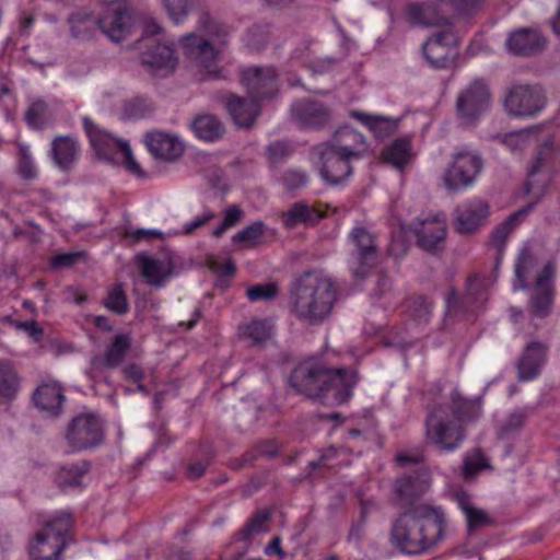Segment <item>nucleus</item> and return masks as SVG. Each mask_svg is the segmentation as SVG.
<instances>
[{
	"mask_svg": "<svg viewBox=\"0 0 560 560\" xmlns=\"http://www.w3.org/2000/svg\"><path fill=\"white\" fill-rule=\"evenodd\" d=\"M445 517L440 508L411 504L394 521L389 539L407 555H420L436 546L445 535Z\"/></svg>",
	"mask_w": 560,
	"mask_h": 560,
	"instance_id": "obj_1",
	"label": "nucleus"
},
{
	"mask_svg": "<svg viewBox=\"0 0 560 560\" xmlns=\"http://www.w3.org/2000/svg\"><path fill=\"white\" fill-rule=\"evenodd\" d=\"M337 300L332 279L322 271L310 270L299 276L290 290L291 313L307 325L322 324Z\"/></svg>",
	"mask_w": 560,
	"mask_h": 560,
	"instance_id": "obj_2",
	"label": "nucleus"
},
{
	"mask_svg": "<svg viewBox=\"0 0 560 560\" xmlns=\"http://www.w3.org/2000/svg\"><path fill=\"white\" fill-rule=\"evenodd\" d=\"M289 382L298 393L306 397L322 398L334 392L335 400L345 402L357 384V373L347 369H328L314 361H304L292 371Z\"/></svg>",
	"mask_w": 560,
	"mask_h": 560,
	"instance_id": "obj_3",
	"label": "nucleus"
},
{
	"mask_svg": "<svg viewBox=\"0 0 560 560\" xmlns=\"http://www.w3.org/2000/svg\"><path fill=\"white\" fill-rule=\"evenodd\" d=\"M198 28L208 37L195 33L180 38L184 55L201 68L203 79L220 78L221 69L217 65L219 55L225 45L229 27L213 19L208 11H201Z\"/></svg>",
	"mask_w": 560,
	"mask_h": 560,
	"instance_id": "obj_4",
	"label": "nucleus"
},
{
	"mask_svg": "<svg viewBox=\"0 0 560 560\" xmlns=\"http://www.w3.org/2000/svg\"><path fill=\"white\" fill-rule=\"evenodd\" d=\"M68 21L72 35L80 39L89 38L98 27L113 42H120L133 25L132 12L126 0H112L100 18L82 9L73 12Z\"/></svg>",
	"mask_w": 560,
	"mask_h": 560,
	"instance_id": "obj_5",
	"label": "nucleus"
},
{
	"mask_svg": "<svg viewBox=\"0 0 560 560\" xmlns=\"http://www.w3.org/2000/svg\"><path fill=\"white\" fill-rule=\"evenodd\" d=\"M72 515L61 511L47 520L28 546L32 560H58L70 540Z\"/></svg>",
	"mask_w": 560,
	"mask_h": 560,
	"instance_id": "obj_6",
	"label": "nucleus"
},
{
	"mask_svg": "<svg viewBox=\"0 0 560 560\" xmlns=\"http://www.w3.org/2000/svg\"><path fill=\"white\" fill-rule=\"evenodd\" d=\"M548 102L546 91L539 84L517 83L506 89L503 98L505 113L518 118H534Z\"/></svg>",
	"mask_w": 560,
	"mask_h": 560,
	"instance_id": "obj_7",
	"label": "nucleus"
},
{
	"mask_svg": "<svg viewBox=\"0 0 560 560\" xmlns=\"http://www.w3.org/2000/svg\"><path fill=\"white\" fill-rule=\"evenodd\" d=\"M483 162L481 156L468 148L456 150L446 167L442 180L451 192H458L470 187L481 173Z\"/></svg>",
	"mask_w": 560,
	"mask_h": 560,
	"instance_id": "obj_8",
	"label": "nucleus"
},
{
	"mask_svg": "<svg viewBox=\"0 0 560 560\" xmlns=\"http://www.w3.org/2000/svg\"><path fill=\"white\" fill-rule=\"evenodd\" d=\"M351 249L348 266L357 280L365 279L377 264V245L375 235L366 228L355 225L348 235Z\"/></svg>",
	"mask_w": 560,
	"mask_h": 560,
	"instance_id": "obj_9",
	"label": "nucleus"
},
{
	"mask_svg": "<svg viewBox=\"0 0 560 560\" xmlns=\"http://www.w3.org/2000/svg\"><path fill=\"white\" fill-rule=\"evenodd\" d=\"M396 460L400 465L417 464L412 474L404 475L396 480L395 489L404 509L411 504H420L415 500L423 495L431 485V475L428 467L423 463H419L417 457L407 454H398Z\"/></svg>",
	"mask_w": 560,
	"mask_h": 560,
	"instance_id": "obj_10",
	"label": "nucleus"
},
{
	"mask_svg": "<svg viewBox=\"0 0 560 560\" xmlns=\"http://www.w3.org/2000/svg\"><path fill=\"white\" fill-rule=\"evenodd\" d=\"M104 438L101 418L94 413H81L72 419L67 429L66 439L73 451L97 446Z\"/></svg>",
	"mask_w": 560,
	"mask_h": 560,
	"instance_id": "obj_11",
	"label": "nucleus"
},
{
	"mask_svg": "<svg viewBox=\"0 0 560 560\" xmlns=\"http://www.w3.org/2000/svg\"><path fill=\"white\" fill-rule=\"evenodd\" d=\"M443 409L438 408L427 420V438L444 452L456 450L465 439V433L456 421L443 417Z\"/></svg>",
	"mask_w": 560,
	"mask_h": 560,
	"instance_id": "obj_12",
	"label": "nucleus"
},
{
	"mask_svg": "<svg viewBox=\"0 0 560 560\" xmlns=\"http://www.w3.org/2000/svg\"><path fill=\"white\" fill-rule=\"evenodd\" d=\"M312 154L317 158L316 166L320 177L330 185L341 183L352 173V161L327 142L313 147Z\"/></svg>",
	"mask_w": 560,
	"mask_h": 560,
	"instance_id": "obj_13",
	"label": "nucleus"
},
{
	"mask_svg": "<svg viewBox=\"0 0 560 560\" xmlns=\"http://www.w3.org/2000/svg\"><path fill=\"white\" fill-rule=\"evenodd\" d=\"M490 102L488 85L482 80H475L459 93L456 101L457 114L465 125H474L488 109Z\"/></svg>",
	"mask_w": 560,
	"mask_h": 560,
	"instance_id": "obj_14",
	"label": "nucleus"
},
{
	"mask_svg": "<svg viewBox=\"0 0 560 560\" xmlns=\"http://www.w3.org/2000/svg\"><path fill=\"white\" fill-rule=\"evenodd\" d=\"M417 237V244L425 252L434 253L441 249L447 234L446 218L442 213L419 217L411 225Z\"/></svg>",
	"mask_w": 560,
	"mask_h": 560,
	"instance_id": "obj_15",
	"label": "nucleus"
},
{
	"mask_svg": "<svg viewBox=\"0 0 560 560\" xmlns=\"http://www.w3.org/2000/svg\"><path fill=\"white\" fill-rule=\"evenodd\" d=\"M83 129L98 160L116 165L119 152L128 141L114 137L107 130L96 125L90 117H83Z\"/></svg>",
	"mask_w": 560,
	"mask_h": 560,
	"instance_id": "obj_16",
	"label": "nucleus"
},
{
	"mask_svg": "<svg viewBox=\"0 0 560 560\" xmlns=\"http://www.w3.org/2000/svg\"><path fill=\"white\" fill-rule=\"evenodd\" d=\"M242 83L248 95L257 101L273 96L278 91V77L272 67H248L242 71Z\"/></svg>",
	"mask_w": 560,
	"mask_h": 560,
	"instance_id": "obj_17",
	"label": "nucleus"
},
{
	"mask_svg": "<svg viewBox=\"0 0 560 560\" xmlns=\"http://www.w3.org/2000/svg\"><path fill=\"white\" fill-rule=\"evenodd\" d=\"M141 62L153 75L165 77L177 67V57L173 44L150 40L148 48L140 55Z\"/></svg>",
	"mask_w": 560,
	"mask_h": 560,
	"instance_id": "obj_18",
	"label": "nucleus"
},
{
	"mask_svg": "<svg viewBox=\"0 0 560 560\" xmlns=\"http://www.w3.org/2000/svg\"><path fill=\"white\" fill-rule=\"evenodd\" d=\"M293 119L302 127L319 130L327 127L331 121V110L324 103L303 98L296 101L291 107Z\"/></svg>",
	"mask_w": 560,
	"mask_h": 560,
	"instance_id": "obj_19",
	"label": "nucleus"
},
{
	"mask_svg": "<svg viewBox=\"0 0 560 560\" xmlns=\"http://www.w3.org/2000/svg\"><path fill=\"white\" fill-rule=\"evenodd\" d=\"M489 205L482 199H472L458 205L454 210V229L459 234H470L485 224Z\"/></svg>",
	"mask_w": 560,
	"mask_h": 560,
	"instance_id": "obj_20",
	"label": "nucleus"
},
{
	"mask_svg": "<svg viewBox=\"0 0 560 560\" xmlns=\"http://www.w3.org/2000/svg\"><path fill=\"white\" fill-rule=\"evenodd\" d=\"M555 268L547 264L536 278L529 300V313L534 317L544 318L550 314L552 305Z\"/></svg>",
	"mask_w": 560,
	"mask_h": 560,
	"instance_id": "obj_21",
	"label": "nucleus"
},
{
	"mask_svg": "<svg viewBox=\"0 0 560 560\" xmlns=\"http://www.w3.org/2000/svg\"><path fill=\"white\" fill-rule=\"evenodd\" d=\"M485 301L483 285L477 277L468 279L466 293L463 296H459L454 288H450L445 295L447 312L454 315L480 307Z\"/></svg>",
	"mask_w": 560,
	"mask_h": 560,
	"instance_id": "obj_22",
	"label": "nucleus"
},
{
	"mask_svg": "<svg viewBox=\"0 0 560 560\" xmlns=\"http://www.w3.org/2000/svg\"><path fill=\"white\" fill-rule=\"evenodd\" d=\"M326 142L350 161L363 158L369 151L364 136L349 126L338 128Z\"/></svg>",
	"mask_w": 560,
	"mask_h": 560,
	"instance_id": "obj_23",
	"label": "nucleus"
},
{
	"mask_svg": "<svg viewBox=\"0 0 560 560\" xmlns=\"http://www.w3.org/2000/svg\"><path fill=\"white\" fill-rule=\"evenodd\" d=\"M144 143L153 156L164 161L178 159L185 149L177 136L162 130L147 132Z\"/></svg>",
	"mask_w": 560,
	"mask_h": 560,
	"instance_id": "obj_24",
	"label": "nucleus"
},
{
	"mask_svg": "<svg viewBox=\"0 0 560 560\" xmlns=\"http://www.w3.org/2000/svg\"><path fill=\"white\" fill-rule=\"evenodd\" d=\"M455 37L451 30L434 34L423 44V55L429 65L434 69H446L453 60L451 44Z\"/></svg>",
	"mask_w": 560,
	"mask_h": 560,
	"instance_id": "obj_25",
	"label": "nucleus"
},
{
	"mask_svg": "<svg viewBox=\"0 0 560 560\" xmlns=\"http://www.w3.org/2000/svg\"><path fill=\"white\" fill-rule=\"evenodd\" d=\"M548 346L540 341L529 342L517 361L518 380L527 382L536 378L547 361Z\"/></svg>",
	"mask_w": 560,
	"mask_h": 560,
	"instance_id": "obj_26",
	"label": "nucleus"
},
{
	"mask_svg": "<svg viewBox=\"0 0 560 560\" xmlns=\"http://www.w3.org/2000/svg\"><path fill=\"white\" fill-rule=\"evenodd\" d=\"M49 154L60 171L70 172L80 159L81 145L74 137L57 136L50 143Z\"/></svg>",
	"mask_w": 560,
	"mask_h": 560,
	"instance_id": "obj_27",
	"label": "nucleus"
},
{
	"mask_svg": "<svg viewBox=\"0 0 560 560\" xmlns=\"http://www.w3.org/2000/svg\"><path fill=\"white\" fill-rule=\"evenodd\" d=\"M546 43V38L538 30L520 28L509 35L506 47L513 55L533 56L540 52Z\"/></svg>",
	"mask_w": 560,
	"mask_h": 560,
	"instance_id": "obj_28",
	"label": "nucleus"
},
{
	"mask_svg": "<svg viewBox=\"0 0 560 560\" xmlns=\"http://www.w3.org/2000/svg\"><path fill=\"white\" fill-rule=\"evenodd\" d=\"M138 259L142 278L152 287H164L173 275L174 266L170 259H160L145 255H140Z\"/></svg>",
	"mask_w": 560,
	"mask_h": 560,
	"instance_id": "obj_29",
	"label": "nucleus"
},
{
	"mask_svg": "<svg viewBox=\"0 0 560 560\" xmlns=\"http://www.w3.org/2000/svg\"><path fill=\"white\" fill-rule=\"evenodd\" d=\"M226 109L235 125L245 128L250 127L259 115L258 101L250 96L247 98L231 96L226 102Z\"/></svg>",
	"mask_w": 560,
	"mask_h": 560,
	"instance_id": "obj_30",
	"label": "nucleus"
},
{
	"mask_svg": "<svg viewBox=\"0 0 560 560\" xmlns=\"http://www.w3.org/2000/svg\"><path fill=\"white\" fill-rule=\"evenodd\" d=\"M34 402L37 408L58 415L61 410L65 396L62 388L58 382H44L37 387L33 395Z\"/></svg>",
	"mask_w": 560,
	"mask_h": 560,
	"instance_id": "obj_31",
	"label": "nucleus"
},
{
	"mask_svg": "<svg viewBox=\"0 0 560 560\" xmlns=\"http://www.w3.org/2000/svg\"><path fill=\"white\" fill-rule=\"evenodd\" d=\"M21 388V377L14 365L0 359V404L15 399Z\"/></svg>",
	"mask_w": 560,
	"mask_h": 560,
	"instance_id": "obj_32",
	"label": "nucleus"
},
{
	"mask_svg": "<svg viewBox=\"0 0 560 560\" xmlns=\"http://www.w3.org/2000/svg\"><path fill=\"white\" fill-rule=\"evenodd\" d=\"M323 214L305 202L293 203L283 214L282 222L287 229H294L300 224L310 225L317 223Z\"/></svg>",
	"mask_w": 560,
	"mask_h": 560,
	"instance_id": "obj_33",
	"label": "nucleus"
},
{
	"mask_svg": "<svg viewBox=\"0 0 560 560\" xmlns=\"http://www.w3.org/2000/svg\"><path fill=\"white\" fill-rule=\"evenodd\" d=\"M56 119V107L44 100L31 102L26 112L25 120L28 127L33 129H44Z\"/></svg>",
	"mask_w": 560,
	"mask_h": 560,
	"instance_id": "obj_34",
	"label": "nucleus"
},
{
	"mask_svg": "<svg viewBox=\"0 0 560 560\" xmlns=\"http://www.w3.org/2000/svg\"><path fill=\"white\" fill-rule=\"evenodd\" d=\"M383 160L401 171L411 161V142L408 138H398L384 148Z\"/></svg>",
	"mask_w": 560,
	"mask_h": 560,
	"instance_id": "obj_35",
	"label": "nucleus"
},
{
	"mask_svg": "<svg viewBox=\"0 0 560 560\" xmlns=\"http://www.w3.org/2000/svg\"><path fill=\"white\" fill-rule=\"evenodd\" d=\"M89 470L90 464L86 462L61 466L56 474L55 482L63 491L79 488Z\"/></svg>",
	"mask_w": 560,
	"mask_h": 560,
	"instance_id": "obj_36",
	"label": "nucleus"
},
{
	"mask_svg": "<svg viewBox=\"0 0 560 560\" xmlns=\"http://www.w3.org/2000/svg\"><path fill=\"white\" fill-rule=\"evenodd\" d=\"M194 133L201 140L213 142L224 135L223 124L213 115L197 116L191 122Z\"/></svg>",
	"mask_w": 560,
	"mask_h": 560,
	"instance_id": "obj_37",
	"label": "nucleus"
},
{
	"mask_svg": "<svg viewBox=\"0 0 560 560\" xmlns=\"http://www.w3.org/2000/svg\"><path fill=\"white\" fill-rule=\"evenodd\" d=\"M240 336L252 345H262L273 332V325L268 319L253 318L238 326Z\"/></svg>",
	"mask_w": 560,
	"mask_h": 560,
	"instance_id": "obj_38",
	"label": "nucleus"
},
{
	"mask_svg": "<svg viewBox=\"0 0 560 560\" xmlns=\"http://www.w3.org/2000/svg\"><path fill=\"white\" fill-rule=\"evenodd\" d=\"M409 22L415 26L439 25L443 19L436 9L428 3H410L406 10Z\"/></svg>",
	"mask_w": 560,
	"mask_h": 560,
	"instance_id": "obj_39",
	"label": "nucleus"
},
{
	"mask_svg": "<svg viewBox=\"0 0 560 560\" xmlns=\"http://www.w3.org/2000/svg\"><path fill=\"white\" fill-rule=\"evenodd\" d=\"M351 116L366 126L377 138L386 137L396 130L397 124L394 119L385 116L369 115L363 112H352Z\"/></svg>",
	"mask_w": 560,
	"mask_h": 560,
	"instance_id": "obj_40",
	"label": "nucleus"
},
{
	"mask_svg": "<svg viewBox=\"0 0 560 560\" xmlns=\"http://www.w3.org/2000/svg\"><path fill=\"white\" fill-rule=\"evenodd\" d=\"M452 411L459 421H471L480 417V399L468 400L460 396L457 390L452 393Z\"/></svg>",
	"mask_w": 560,
	"mask_h": 560,
	"instance_id": "obj_41",
	"label": "nucleus"
},
{
	"mask_svg": "<svg viewBox=\"0 0 560 560\" xmlns=\"http://www.w3.org/2000/svg\"><path fill=\"white\" fill-rule=\"evenodd\" d=\"M532 209V206L524 207L523 209L509 215L502 223L494 228L491 233V244L498 248L504 246L509 235L516 228L521 219Z\"/></svg>",
	"mask_w": 560,
	"mask_h": 560,
	"instance_id": "obj_42",
	"label": "nucleus"
},
{
	"mask_svg": "<svg viewBox=\"0 0 560 560\" xmlns=\"http://www.w3.org/2000/svg\"><path fill=\"white\" fill-rule=\"evenodd\" d=\"M552 151V143L546 142L539 149L536 156L534 158L527 174V180L525 183V189L527 194H534L535 196H540L545 191V186L536 189L535 187V176L544 165V162L549 158Z\"/></svg>",
	"mask_w": 560,
	"mask_h": 560,
	"instance_id": "obj_43",
	"label": "nucleus"
},
{
	"mask_svg": "<svg viewBox=\"0 0 560 560\" xmlns=\"http://www.w3.org/2000/svg\"><path fill=\"white\" fill-rule=\"evenodd\" d=\"M535 266L536 258L532 252L527 248L523 249L515 262V281L513 283V289L515 291L518 289L524 290L528 287L527 278Z\"/></svg>",
	"mask_w": 560,
	"mask_h": 560,
	"instance_id": "obj_44",
	"label": "nucleus"
},
{
	"mask_svg": "<svg viewBox=\"0 0 560 560\" xmlns=\"http://www.w3.org/2000/svg\"><path fill=\"white\" fill-rule=\"evenodd\" d=\"M458 505L465 514L469 532H474L491 524V518L488 514L485 511L475 508L467 498L460 497L458 499Z\"/></svg>",
	"mask_w": 560,
	"mask_h": 560,
	"instance_id": "obj_45",
	"label": "nucleus"
},
{
	"mask_svg": "<svg viewBox=\"0 0 560 560\" xmlns=\"http://www.w3.org/2000/svg\"><path fill=\"white\" fill-rule=\"evenodd\" d=\"M129 346L128 337L124 335L116 336L105 351L102 363L103 366L110 369L117 368L122 362Z\"/></svg>",
	"mask_w": 560,
	"mask_h": 560,
	"instance_id": "obj_46",
	"label": "nucleus"
},
{
	"mask_svg": "<svg viewBox=\"0 0 560 560\" xmlns=\"http://www.w3.org/2000/svg\"><path fill=\"white\" fill-rule=\"evenodd\" d=\"M537 131V126H533L517 131H512L503 136L502 142L512 152L523 151L530 144L532 137L536 135Z\"/></svg>",
	"mask_w": 560,
	"mask_h": 560,
	"instance_id": "obj_47",
	"label": "nucleus"
},
{
	"mask_svg": "<svg viewBox=\"0 0 560 560\" xmlns=\"http://www.w3.org/2000/svg\"><path fill=\"white\" fill-rule=\"evenodd\" d=\"M278 443L275 440H267L257 444L252 451L247 452L234 468H240L250 464L258 457H272L278 453Z\"/></svg>",
	"mask_w": 560,
	"mask_h": 560,
	"instance_id": "obj_48",
	"label": "nucleus"
},
{
	"mask_svg": "<svg viewBox=\"0 0 560 560\" xmlns=\"http://www.w3.org/2000/svg\"><path fill=\"white\" fill-rule=\"evenodd\" d=\"M527 415L524 410L516 409L512 411L502 422L498 430L500 439H508L521 431L526 422Z\"/></svg>",
	"mask_w": 560,
	"mask_h": 560,
	"instance_id": "obj_49",
	"label": "nucleus"
},
{
	"mask_svg": "<svg viewBox=\"0 0 560 560\" xmlns=\"http://www.w3.org/2000/svg\"><path fill=\"white\" fill-rule=\"evenodd\" d=\"M104 305L116 314H125L128 312L129 303L121 283L115 284L108 290Z\"/></svg>",
	"mask_w": 560,
	"mask_h": 560,
	"instance_id": "obj_50",
	"label": "nucleus"
},
{
	"mask_svg": "<svg viewBox=\"0 0 560 560\" xmlns=\"http://www.w3.org/2000/svg\"><path fill=\"white\" fill-rule=\"evenodd\" d=\"M18 171L20 176L26 180H33L37 177V168L33 162L28 145L19 144Z\"/></svg>",
	"mask_w": 560,
	"mask_h": 560,
	"instance_id": "obj_51",
	"label": "nucleus"
},
{
	"mask_svg": "<svg viewBox=\"0 0 560 560\" xmlns=\"http://www.w3.org/2000/svg\"><path fill=\"white\" fill-rule=\"evenodd\" d=\"M152 103L144 98H133L127 101L121 109L122 118L140 119L152 113Z\"/></svg>",
	"mask_w": 560,
	"mask_h": 560,
	"instance_id": "obj_52",
	"label": "nucleus"
},
{
	"mask_svg": "<svg viewBox=\"0 0 560 560\" xmlns=\"http://www.w3.org/2000/svg\"><path fill=\"white\" fill-rule=\"evenodd\" d=\"M269 27L265 24H254L245 34V44L255 50L262 48L269 39Z\"/></svg>",
	"mask_w": 560,
	"mask_h": 560,
	"instance_id": "obj_53",
	"label": "nucleus"
},
{
	"mask_svg": "<svg viewBox=\"0 0 560 560\" xmlns=\"http://www.w3.org/2000/svg\"><path fill=\"white\" fill-rule=\"evenodd\" d=\"M264 223L261 221H256L250 225L244 228L242 231L236 233L233 236L234 243H242L246 246H254L258 243V241L264 235Z\"/></svg>",
	"mask_w": 560,
	"mask_h": 560,
	"instance_id": "obj_54",
	"label": "nucleus"
},
{
	"mask_svg": "<svg viewBox=\"0 0 560 560\" xmlns=\"http://www.w3.org/2000/svg\"><path fill=\"white\" fill-rule=\"evenodd\" d=\"M162 5L175 24L183 22L189 12L188 0H162Z\"/></svg>",
	"mask_w": 560,
	"mask_h": 560,
	"instance_id": "obj_55",
	"label": "nucleus"
},
{
	"mask_svg": "<svg viewBox=\"0 0 560 560\" xmlns=\"http://www.w3.org/2000/svg\"><path fill=\"white\" fill-rule=\"evenodd\" d=\"M281 183L288 191H294L306 186L308 176L302 170L289 168L283 173Z\"/></svg>",
	"mask_w": 560,
	"mask_h": 560,
	"instance_id": "obj_56",
	"label": "nucleus"
},
{
	"mask_svg": "<svg viewBox=\"0 0 560 560\" xmlns=\"http://www.w3.org/2000/svg\"><path fill=\"white\" fill-rule=\"evenodd\" d=\"M486 456L480 450L468 453L464 458L463 472L466 477L472 476L477 471L488 467Z\"/></svg>",
	"mask_w": 560,
	"mask_h": 560,
	"instance_id": "obj_57",
	"label": "nucleus"
},
{
	"mask_svg": "<svg viewBox=\"0 0 560 560\" xmlns=\"http://www.w3.org/2000/svg\"><path fill=\"white\" fill-rule=\"evenodd\" d=\"M249 301H269L277 296L278 288L275 283L257 284L247 290Z\"/></svg>",
	"mask_w": 560,
	"mask_h": 560,
	"instance_id": "obj_58",
	"label": "nucleus"
},
{
	"mask_svg": "<svg viewBox=\"0 0 560 560\" xmlns=\"http://www.w3.org/2000/svg\"><path fill=\"white\" fill-rule=\"evenodd\" d=\"M292 153V148L287 141H275L267 147V156L271 164L283 162Z\"/></svg>",
	"mask_w": 560,
	"mask_h": 560,
	"instance_id": "obj_59",
	"label": "nucleus"
},
{
	"mask_svg": "<svg viewBox=\"0 0 560 560\" xmlns=\"http://www.w3.org/2000/svg\"><path fill=\"white\" fill-rule=\"evenodd\" d=\"M118 155H119L118 164H122L124 167L128 172L136 175L137 177L144 176V173H143L141 166L139 165V163L136 161V159L132 155L129 142H127L126 144H122V149Z\"/></svg>",
	"mask_w": 560,
	"mask_h": 560,
	"instance_id": "obj_60",
	"label": "nucleus"
},
{
	"mask_svg": "<svg viewBox=\"0 0 560 560\" xmlns=\"http://www.w3.org/2000/svg\"><path fill=\"white\" fill-rule=\"evenodd\" d=\"M268 518H269V513L266 511H259V512L255 513L250 517V520L248 521L246 526L242 529V535L244 536V538H247L248 536H250L254 533L261 532L264 529V526H265L266 522L268 521Z\"/></svg>",
	"mask_w": 560,
	"mask_h": 560,
	"instance_id": "obj_61",
	"label": "nucleus"
},
{
	"mask_svg": "<svg viewBox=\"0 0 560 560\" xmlns=\"http://www.w3.org/2000/svg\"><path fill=\"white\" fill-rule=\"evenodd\" d=\"M81 257L79 253L60 254L51 258V267L55 269L69 268L73 266Z\"/></svg>",
	"mask_w": 560,
	"mask_h": 560,
	"instance_id": "obj_62",
	"label": "nucleus"
},
{
	"mask_svg": "<svg viewBox=\"0 0 560 560\" xmlns=\"http://www.w3.org/2000/svg\"><path fill=\"white\" fill-rule=\"evenodd\" d=\"M415 305L418 307V310L412 313V316L419 322H428L432 310L431 302H429L425 298L420 296L415 300Z\"/></svg>",
	"mask_w": 560,
	"mask_h": 560,
	"instance_id": "obj_63",
	"label": "nucleus"
},
{
	"mask_svg": "<svg viewBox=\"0 0 560 560\" xmlns=\"http://www.w3.org/2000/svg\"><path fill=\"white\" fill-rule=\"evenodd\" d=\"M213 218H214V213L211 211H206L201 215H197L196 218H194L191 221L187 222L184 225V233L185 234L194 233L197 229L203 226L208 221H210Z\"/></svg>",
	"mask_w": 560,
	"mask_h": 560,
	"instance_id": "obj_64",
	"label": "nucleus"
}]
</instances>
